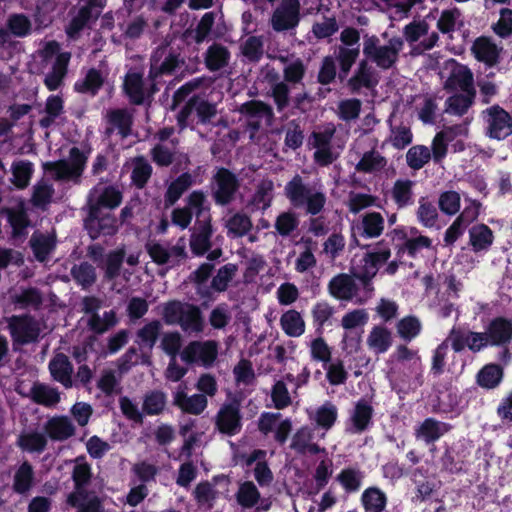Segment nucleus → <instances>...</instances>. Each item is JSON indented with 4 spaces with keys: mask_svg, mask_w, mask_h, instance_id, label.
I'll list each match as a JSON object with an SVG mask.
<instances>
[{
    "mask_svg": "<svg viewBox=\"0 0 512 512\" xmlns=\"http://www.w3.org/2000/svg\"><path fill=\"white\" fill-rule=\"evenodd\" d=\"M351 88L356 91L362 87H372L376 84L373 71L367 66L365 61L361 62L356 74L350 79Z\"/></svg>",
    "mask_w": 512,
    "mask_h": 512,
    "instance_id": "nucleus-60",
    "label": "nucleus"
},
{
    "mask_svg": "<svg viewBox=\"0 0 512 512\" xmlns=\"http://www.w3.org/2000/svg\"><path fill=\"white\" fill-rule=\"evenodd\" d=\"M366 344L375 354L385 353L392 345L391 332L384 326H374L367 336Z\"/></svg>",
    "mask_w": 512,
    "mask_h": 512,
    "instance_id": "nucleus-40",
    "label": "nucleus"
},
{
    "mask_svg": "<svg viewBox=\"0 0 512 512\" xmlns=\"http://www.w3.org/2000/svg\"><path fill=\"white\" fill-rule=\"evenodd\" d=\"M284 193L292 206L304 209L311 215L319 214L326 204V194L319 181L305 183L300 175H295L284 188Z\"/></svg>",
    "mask_w": 512,
    "mask_h": 512,
    "instance_id": "nucleus-1",
    "label": "nucleus"
},
{
    "mask_svg": "<svg viewBox=\"0 0 512 512\" xmlns=\"http://www.w3.org/2000/svg\"><path fill=\"white\" fill-rule=\"evenodd\" d=\"M386 164L387 160L380 152L371 150L362 155L355 169L362 173H376L381 171Z\"/></svg>",
    "mask_w": 512,
    "mask_h": 512,
    "instance_id": "nucleus-49",
    "label": "nucleus"
},
{
    "mask_svg": "<svg viewBox=\"0 0 512 512\" xmlns=\"http://www.w3.org/2000/svg\"><path fill=\"white\" fill-rule=\"evenodd\" d=\"M447 68L450 70V74L445 82L447 89L460 92H474L473 75L466 66L450 61L447 63Z\"/></svg>",
    "mask_w": 512,
    "mask_h": 512,
    "instance_id": "nucleus-25",
    "label": "nucleus"
},
{
    "mask_svg": "<svg viewBox=\"0 0 512 512\" xmlns=\"http://www.w3.org/2000/svg\"><path fill=\"white\" fill-rule=\"evenodd\" d=\"M30 246L35 258L43 262L55 247V238L50 234L36 232L30 239Z\"/></svg>",
    "mask_w": 512,
    "mask_h": 512,
    "instance_id": "nucleus-44",
    "label": "nucleus"
},
{
    "mask_svg": "<svg viewBox=\"0 0 512 512\" xmlns=\"http://www.w3.org/2000/svg\"><path fill=\"white\" fill-rule=\"evenodd\" d=\"M108 121L111 131L117 130L122 137L130 134L132 115L127 110L119 109L109 112Z\"/></svg>",
    "mask_w": 512,
    "mask_h": 512,
    "instance_id": "nucleus-52",
    "label": "nucleus"
},
{
    "mask_svg": "<svg viewBox=\"0 0 512 512\" xmlns=\"http://www.w3.org/2000/svg\"><path fill=\"white\" fill-rule=\"evenodd\" d=\"M146 250L153 262L158 265H174L185 256V243L179 241L173 246L150 240L146 243Z\"/></svg>",
    "mask_w": 512,
    "mask_h": 512,
    "instance_id": "nucleus-16",
    "label": "nucleus"
},
{
    "mask_svg": "<svg viewBox=\"0 0 512 512\" xmlns=\"http://www.w3.org/2000/svg\"><path fill=\"white\" fill-rule=\"evenodd\" d=\"M12 182L18 188H25L33 174V165L26 160L15 161L12 164Z\"/></svg>",
    "mask_w": 512,
    "mask_h": 512,
    "instance_id": "nucleus-56",
    "label": "nucleus"
},
{
    "mask_svg": "<svg viewBox=\"0 0 512 512\" xmlns=\"http://www.w3.org/2000/svg\"><path fill=\"white\" fill-rule=\"evenodd\" d=\"M45 435L54 441H65L75 434L76 428L67 416H53L44 424Z\"/></svg>",
    "mask_w": 512,
    "mask_h": 512,
    "instance_id": "nucleus-28",
    "label": "nucleus"
},
{
    "mask_svg": "<svg viewBox=\"0 0 512 512\" xmlns=\"http://www.w3.org/2000/svg\"><path fill=\"white\" fill-rule=\"evenodd\" d=\"M215 180V200L219 204H227L230 202L237 189L236 177L228 170L220 169L215 176Z\"/></svg>",
    "mask_w": 512,
    "mask_h": 512,
    "instance_id": "nucleus-31",
    "label": "nucleus"
},
{
    "mask_svg": "<svg viewBox=\"0 0 512 512\" xmlns=\"http://www.w3.org/2000/svg\"><path fill=\"white\" fill-rule=\"evenodd\" d=\"M173 403L185 413L199 415L206 409L208 400L203 394L188 396L186 386L180 384L173 392Z\"/></svg>",
    "mask_w": 512,
    "mask_h": 512,
    "instance_id": "nucleus-24",
    "label": "nucleus"
},
{
    "mask_svg": "<svg viewBox=\"0 0 512 512\" xmlns=\"http://www.w3.org/2000/svg\"><path fill=\"white\" fill-rule=\"evenodd\" d=\"M500 51L501 48L487 37L476 39L472 46L475 58L490 67L498 62Z\"/></svg>",
    "mask_w": 512,
    "mask_h": 512,
    "instance_id": "nucleus-34",
    "label": "nucleus"
},
{
    "mask_svg": "<svg viewBox=\"0 0 512 512\" xmlns=\"http://www.w3.org/2000/svg\"><path fill=\"white\" fill-rule=\"evenodd\" d=\"M230 57V52L225 46L213 44L205 53V64L210 71H218L228 65Z\"/></svg>",
    "mask_w": 512,
    "mask_h": 512,
    "instance_id": "nucleus-43",
    "label": "nucleus"
},
{
    "mask_svg": "<svg viewBox=\"0 0 512 512\" xmlns=\"http://www.w3.org/2000/svg\"><path fill=\"white\" fill-rule=\"evenodd\" d=\"M8 222L13 231L14 238H23L26 235V229L29 225L27 215L22 205L7 211Z\"/></svg>",
    "mask_w": 512,
    "mask_h": 512,
    "instance_id": "nucleus-54",
    "label": "nucleus"
},
{
    "mask_svg": "<svg viewBox=\"0 0 512 512\" xmlns=\"http://www.w3.org/2000/svg\"><path fill=\"white\" fill-rule=\"evenodd\" d=\"M91 466L83 459H77L73 468L72 479L75 490L68 495L67 502L78 508L77 512H101L102 506L95 493L88 492L87 486L91 479Z\"/></svg>",
    "mask_w": 512,
    "mask_h": 512,
    "instance_id": "nucleus-3",
    "label": "nucleus"
},
{
    "mask_svg": "<svg viewBox=\"0 0 512 512\" xmlns=\"http://www.w3.org/2000/svg\"><path fill=\"white\" fill-rule=\"evenodd\" d=\"M473 96L474 92H461L449 97L446 100L445 112L457 116L465 114L472 104Z\"/></svg>",
    "mask_w": 512,
    "mask_h": 512,
    "instance_id": "nucleus-53",
    "label": "nucleus"
},
{
    "mask_svg": "<svg viewBox=\"0 0 512 512\" xmlns=\"http://www.w3.org/2000/svg\"><path fill=\"white\" fill-rule=\"evenodd\" d=\"M308 415L318 428L327 432L337 421L338 408L332 402L326 401L315 410L308 411Z\"/></svg>",
    "mask_w": 512,
    "mask_h": 512,
    "instance_id": "nucleus-35",
    "label": "nucleus"
},
{
    "mask_svg": "<svg viewBox=\"0 0 512 512\" xmlns=\"http://www.w3.org/2000/svg\"><path fill=\"white\" fill-rule=\"evenodd\" d=\"M104 2V0H89L81 7L66 28L68 37L75 39L87 24L97 19L104 7Z\"/></svg>",
    "mask_w": 512,
    "mask_h": 512,
    "instance_id": "nucleus-22",
    "label": "nucleus"
},
{
    "mask_svg": "<svg viewBox=\"0 0 512 512\" xmlns=\"http://www.w3.org/2000/svg\"><path fill=\"white\" fill-rule=\"evenodd\" d=\"M240 112L248 118L251 126H258L262 119H268L271 116L270 108L262 102L250 101L240 107Z\"/></svg>",
    "mask_w": 512,
    "mask_h": 512,
    "instance_id": "nucleus-50",
    "label": "nucleus"
},
{
    "mask_svg": "<svg viewBox=\"0 0 512 512\" xmlns=\"http://www.w3.org/2000/svg\"><path fill=\"white\" fill-rule=\"evenodd\" d=\"M486 133L490 138L503 140L512 134V118L498 105L483 111Z\"/></svg>",
    "mask_w": 512,
    "mask_h": 512,
    "instance_id": "nucleus-11",
    "label": "nucleus"
},
{
    "mask_svg": "<svg viewBox=\"0 0 512 512\" xmlns=\"http://www.w3.org/2000/svg\"><path fill=\"white\" fill-rule=\"evenodd\" d=\"M415 183L409 179H398L393 184L390 191V197L395 205L402 209L414 202L413 187Z\"/></svg>",
    "mask_w": 512,
    "mask_h": 512,
    "instance_id": "nucleus-41",
    "label": "nucleus"
},
{
    "mask_svg": "<svg viewBox=\"0 0 512 512\" xmlns=\"http://www.w3.org/2000/svg\"><path fill=\"white\" fill-rule=\"evenodd\" d=\"M9 329L15 344H28L37 340L41 324L28 316H13L9 320Z\"/></svg>",
    "mask_w": 512,
    "mask_h": 512,
    "instance_id": "nucleus-17",
    "label": "nucleus"
},
{
    "mask_svg": "<svg viewBox=\"0 0 512 512\" xmlns=\"http://www.w3.org/2000/svg\"><path fill=\"white\" fill-rule=\"evenodd\" d=\"M503 377V371L496 364L486 365L478 374L480 386L491 389L499 385Z\"/></svg>",
    "mask_w": 512,
    "mask_h": 512,
    "instance_id": "nucleus-59",
    "label": "nucleus"
},
{
    "mask_svg": "<svg viewBox=\"0 0 512 512\" xmlns=\"http://www.w3.org/2000/svg\"><path fill=\"white\" fill-rule=\"evenodd\" d=\"M280 325L285 334L290 337H299L305 332V322L301 314L293 309L282 314Z\"/></svg>",
    "mask_w": 512,
    "mask_h": 512,
    "instance_id": "nucleus-46",
    "label": "nucleus"
},
{
    "mask_svg": "<svg viewBox=\"0 0 512 512\" xmlns=\"http://www.w3.org/2000/svg\"><path fill=\"white\" fill-rule=\"evenodd\" d=\"M494 240L492 230L485 224H477L469 230V243L476 253L487 252Z\"/></svg>",
    "mask_w": 512,
    "mask_h": 512,
    "instance_id": "nucleus-38",
    "label": "nucleus"
},
{
    "mask_svg": "<svg viewBox=\"0 0 512 512\" xmlns=\"http://www.w3.org/2000/svg\"><path fill=\"white\" fill-rule=\"evenodd\" d=\"M216 115V107L207 101L191 99L178 116L179 125L184 128L189 122L207 124Z\"/></svg>",
    "mask_w": 512,
    "mask_h": 512,
    "instance_id": "nucleus-19",
    "label": "nucleus"
},
{
    "mask_svg": "<svg viewBox=\"0 0 512 512\" xmlns=\"http://www.w3.org/2000/svg\"><path fill=\"white\" fill-rule=\"evenodd\" d=\"M7 29L19 38L28 36L32 30L31 20L24 14H12L7 19Z\"/></svg>",
    "mask_w": 512,
    "mask_h": 512,
    "instance_id": "nucleus-58",
    "label": "nucleus"
},
{
    "mask_svg": "<svg viewBox=\"0 0 512 512\" xmlns=\"http://www.w3.org/2000/svg\"><path fill=\"white\" fill-rule=\"evenodd\" d=\"M218 355L216 341H193L181 352V359L186 363H197L205 367L211 366Z\"/></svg>",
    "mask_w": 512,
    "mask_h": 512,
    "instance_id": "nucleus-13",
    "label": "nucleus"
},
{
    "mask_svg": "<svg viewBox=\"0 0 512 512\" xmlns=\"http://www.w3.org/2000/svg\"><path fill=\"white\" fill-rule=\"evenodd\" d=\"M385 228V219L379 212H366L352 223V235L365 239L378 238Z\"/></svg>",
    "mask_w": 512,
    "mask_h": 512,
    "instance_id": "nucleus-18",
    "label": "nucleus"
},
{
    "mask_svg": "<svg viewBox=\"0 0 512 512\" xmlns=\"http://www.w3.org/2000/svg\"><path fill=\"white\" fill-rule=\"evenodd\" d=\"M430 158L431 150L423 145L411 147L406 154L407 164L415 170L421 169Z\"/></svg>",
    "mask_w": 512,
    "mask_h": 512,
    "instance_id": "nucleus-64",
    "label": "nucleus"
},
{
    "mask_svg": "<svg viewBox=\"0 0 512 512\" xmlns=\"http://www.w3.org/2000/svg\"><path fill=\"white\" fill-rule=\"evenodd\" d=\"M373 411V407L368 400H358L349 411L346 430L353 434L364 432L371 424Z\"/></svg>",
    "mask_w": 512,
    "mask_h": 512,
    "instance_id": "nucleus-23",
    "label": "nucleus"
},
{
    "mask_svg": "<svg viewBox=\"0 0 512 512\" xmlns=\"http://www.w3.org/2000/svg\"><path fill=\"white\" fill-rule=\"evenodd\" d=\"M330 294L340 300H352L357 295L356 280L348 274H339L329 282Z\"/></svg>",
    "mask_w": 512,
    "mask_h": 512,
    "instance_id": "nucleus-32",
    "label": "nucleus"
},
{
    "mask_svg": "<svg viewBox=\"0 0 512 512\" xmlns=\"http://www.w3.org/2000/svg\"><path fill=\"white\" fill-rule=\"evenodd\" d=\"M449 341L455 352H461L466 347L472 352H479L491 346L485 332H473L456 326L449 332Z\"/></svg>",
    "mask_w": 512,
    "mask_h": 512,
    "instance_id": "nucleus-14",
    "label": "nucleus"
},
{
    "mask_svg": "<svg viewBox=\"0 0 512 512\" xmlns=\"http://www.w3.org/2000/svg\"><path fill=\"white\" fill-rule=\"evenodd\" d=\"M87 157L77 147H73L68 160L44 164L45 173L55 180L78 182L85 168Z\"/></svg>",
    "mask_w": 512,
    "mask_h": 512,
    "instance_id": "nucleus-7",
    "label": "nucleus"
},
{
    "mask_svg": "<svg viewBox=\"0 0 512 512\" xmlns=\"http://www.w3.org/2000/svg\"><path fill=\"white\" fill-rule=\"evenodd\" d=\"M162 317L168 325H178L188 334L203 332L205 322L198 306L181 301L162 305Z\"/></svg>",
    "mask_w": 512,
    "mask_h": 512,
    "instance_id": "nucleus-4",
    "label": "nucleus"
},
{
    "mask_svg": "<svg viewBox=\"0 0 512 512\" xmlns=\"http://www.w3.org/2000/svg\"><path fill=\"white\" fill-rule=\"evenodd\" d=\"M104 81L101 72L96 69H90L82 80L75 83V90L81 93L94 95L100 89Z\"/></svg>",
    "mask_w": 512,
    "mask_h": 512,
    "instance_id": "nucleus-55",
    "label": "nucleus"
},
{
    "mask_svg": "<svg viewBox=\"0 0 512 512\" xmlns=\"http://www.w3.org/2000/svg\"><path fill=\"white\" fill-rule=\"evenodd\" d=\"M161 327V323L157 320L143 326L137 333L139 345L151 349L156 343Z\"/></svg>",
    "mask_w": 512,
    "mask_h": 512,
    "instance_id": "nucleus-62",
    "label": "nucleus"
},
{
    "mask_svg": "<svg viewBox=\"0 0 512 512\" xmlns=\"http://www.w3.org/2000/svg\"><path fill=\"white\" fill-rule=\"evenodd\" d=\"M393 241H401L399 253L416 258L432 247V240L422 235L415 227L400 226L390 232Z\"/></svg>",
    "mask_w": 512,
    "mask_h": 512,
    "instance_id": "nucleus-8",
    "label": "nucleus"
},
{
    "mask_svg": "<svg viewBox=\"0 0 512 512\" xmlns=\"http://www.w3.org/2000/svg\"><path fill=\"white\" fill-rule=\"evenodd\" d=\"M300 21V1L282 0L273 12L271 25L277 32L295 28Z\"/></svg>",
    "mask_w": 512,
    "mask_h": 512,
    "instance_id": "nucleus-15",
    "label": "nucleus"
},
{
    "mask_svg": "<svg viewBox=\"0 0 512 512\" xmlns=\"http://www.w3.org/2000/svg\"><path fill=\"white\" fill-rule=\"evenodd\" d=\"M179 60L177 56L166 54L164 49L158 50L151 58L150 78L156 81L158 77L171 74L178 66Z\"/></svg>",
    "mask_w": 512,
    "mask_h": 512,
    "instance_id": "nucleus-33",
    "label": "nucleus"
},
{
    "mask_svg": "<svg viewBox=\"0 0 512 512\" xmlns=\"http://www.w3.org/2000/svg\"><path fill=\"white\" fill-rule=\"evenodd\" d=\"M63 111V101L59 96H49L46 101L45 113L46 115L40 120V125L43 128L50 127L55 120L60 116Z\"/></svg>",
    "mask_w": 512,
    "mask_h": 512,
    "instance_id": "nucleus-63",
    "label": "nucleus"
},
{
    "mask_svg": "<svg viewBox=\"0 0 512 512\" xmlns=\"http://www.w3.org/2000/svg\"><path fill=\"white\" fill-rule=\"evenodd\" d=\"M314 429L309 426L301 427L294 434L291 442V448L302 454H317L324 452L317 444L313 442Z\"/></svg>",
    "mask_w": 512,
    "mask_h": 512,
    "instance_id": "nucleus-37",
    "label": "nucleus"
},
{
    "mask_svg": "<svg viewBox=\"0 0 512 512\" xmlns=\"http://www.w3.org/2000/svg\"><path fill=\"white\" fill-rule=\"evenodd\" d=\"M124 89L130 100L135 104L143 103L146 97L142 74L129 71L125 77Z\"/></svg>",
    "mask_w": 512,
    "mask_h": 512,
    "instance_id": "nucleus-42",
    "label": "nucleus"
},
{
    "mask_svg": "<svg viewBox=\"0 0 512 512\" xmlns=\"http://www.w3.org/2000/svg\"><path fill=\"white\" fill-rule=\"evenodd\" d=\"M189 206L195 210V228L191 236V250L196 255L204 254L210 247L212 236L210 204L202 191H193L189 195Z\"/></svg>",
    "mask_w": 512,
    "mask_h": 512,
    "instance_id": "nucleus-2",
    "label": "nucleus"
},
{
    "mask_svg": "<svg viewBox=\"0 0 512 512\" xmlns=\"http://www.w3.org/2000/svg\"><path fill=\"white\" fill-rule=\"evenodd\" d=\"M121 202L122 193L116 186L100 182L90 190L87 197L89 218L99 220L103 209L113 210Z\"/></svg>",
    "mask_w": 512,
    "mask_h": 512,
    "instance_id": "nucleus-6",
    "label": "nucleus"
},
{
    "mask_svg": "<svg viewBox=\"0 0 512 512\" xmlns=\"http://www.w3.org/2000/svg\"><path fill=\"white\" fill-rule=\"evenodd\" d=\"M364 474L360 469L347 467L341 470L336 480L346 492H356L360 489Z\"/></svg>",
    "mask_w": 512,
    "mask_h": 512,
    "instance_id": "nucleus-51",
    "label": "nucleus"
},
{
    "mask_svg": "<svg viewBox=\"0 0 512 512\" xmlns=\"http://www.w3.org/2000/svg\"><path fill=\"white\" fill-rule=\"evenodd\" d=\"M265 457L264 450H254L245 457V465L252 467L254 478L261 487L269 486L274 478Z\"/></svg>",
    "mask_w": 512,
    "mask_h": 512,
    "instance_id": "nucleus-27",
    "label": "nucleus"
},
{
    "mask_svg": "<svg viewBox=\"0 0 512 512\" xmlns=\"http://www.w3.org/2000/svg\"><path fill=\"white\" fill-rule=\"evenodd\" d=\"M335 133L333 125L314 131L310 138V145L315 149L314 160L321 166L331 164L338 156L332 147V138Z\"/></svg>",
    "mask_w": 512,
    "mask_h": 512,
    "instance_id": "nucleus-12",
    "label": "nucleus"
},
{
    "mask_svg": "<svg viewBox=\"0 0 512 512\" xmlns=\"http://www.w3.org/2000/svg\"><path fill=\"white\" fill-rule=\"evenodd\" d=\"M192 176L188 173L181 174L174 180L168 187L166 193V200L170 204H174L181 195L192 185Z\"/></svg>",
    "mask_w": 512,
    "mask_h": 512,
    "instance_id": "nucleus-61",
    "label": "nucleus"
},
{
    "mask_svg": "<svg viewBox=\"0 0 512 512\" xmlns=\"http://www.w3.org/2000/svg\"><path fill=\"white\" fill-rule=\"evenodd\" d=\"M451 426L434 418H427L415 428V436L426 444L434 443L445 435Z\"/></svg>",
    "mask_w": 512,
    "mask_h": 512,
    "instance_id": "nucleus-30",
    "label": "nucleus"
},
{
    "mask_svg": "<svg viewBox=\"0 0 512 512\" xmlns=\"http://www.w3.org/2000/svg\"><path fill=\"white\" fill-rule=\"evenodd\" d=\"M236 500L244 509L256 507L257 512H263L270 508V502L261 499L260 492L252 481H245L239 485Z\"/></svg>",
    "mask_w": 512,
    "mask_h": 512,
    "instance_id": "nucleus-26",
    "label": "nucleus"
},
{
    "mask_svg": "<svg viewBox=\"0 0 512 512\" xmlns=\"http://www.w3.org/2000/svg\"><path fill=\"white\" fill-rule=\"evenodd\" d=\"M402 48L403 40L399 37L390 39L387 44H381L376 37H369L363 43L365 57L382 69L390 68L397 61Z\"/></svg>",
    "mask_w": 512,
    "mask_h": 512,
    "instance_id": "nucleus-5",
    "label": "nucleus"
},
{
    "mask_svg": "<svg viewBox=\"0 0 512 512\" xmlns=\"http://www.w3.org/2000/svg\"><path fill=\"white\" fill-rule=\"evenodd\" d=\"M258 427L263 434H273L275 440L283 444L291 432L292 424L289 419H283L280 413L264 412L259 418Z\"/></svg>",
    "mask_w": 512,
    "mask_h": 512,
    "instance_id": "nucleus-21",
    "label": "nucleus"
},
{
    "mask_svg": "<svg viewBox=\"0 0 512 512\" xmlns=\"http://www.w3.org/2000/svg\"><path fill=\"white\" fill-rule=\"evenodd\" d=\"M49 370L54 380L61 383L65 388L72 387L73 367L66 355L57 354L50 361Z\"/></svg>",
    "mask_w": 512,
    "mask_h": 512,
    "instance_id": "nucleus-36",
    "label": "nucleus"
},
{
    "mask_svg": "<svg viewBox=\"0 0 512 512\" xmlns=\"http://www.w3.org/2000/svg\"><path fill=\"white\" fill-rule=\"evenodd\" d=\"M485 333L491 346L505 345L512 339V321L497 317L489 322Z\"/></svg>",
    "mask_w": 512,
    "mask_h": 512,
    "instance_id": "nucleus-29",
    "label": "nucleus"
},
{
    "mask_svg": "<svg viewBox=\"0 0 512 512\" xmlns=\"http://www.w3.org/2000/svg\"><path fill=\"white\" fill-rule=\"evenodd\" d=\"M132 182L138 187L142 188L147 183L152 173V167L143 157H137L131 161Z\"/></svg>",
    "mask_w": 512,
    "mask_h": 512,
    "instance_id": "nucleus-57",
    "label": "nucleus"
},
{
    "mask_svg": "<svg viewBox=\"0 0 512 512\" xmlns=\"http://www.w3.org/2000/svg\"><path fill=\"white\" fill-rule=\"evenodd\" d=\"M365 512H383L387 504L386 494L377 487L365 489L361 496Z\"/></svg>",
    "mask_w": 512,
    "mask_h": 512,
    "instance_id": "nucleus-45",
    "label": "nucleus"
},
{
    "mask_svg": "<svg viewBox=\"0 0 512 512\" xmlns=\"http://www.w3.org/2000/svg\"><path fill=\"white\" fill-rule=\"evenodd\" d=\"M34 470L32 465L25 461L15 471L13 477V489L16 493L25 494L33 486Z\"/></svg>",
    "mask_w": 512,
    "mask_h": 512,
    "instance_id": "nucleus-48",
    "label": "nucleus"
},
{
    "mask_svg": "<svg viewBox=\"0 0 512 512\" xmlns=\"http://www.w3.org/2000/svg\"><path fill=\"white\" fill-rule=\"evenodd\" d=\"M404 37L412 46L414 54H421L432 49L439 37L435 31L429 32V25L424 20L413 21L404 28Z\"/></svg>",
    "mask_w": 512,
    "mask_h": 512,
    "instance_id": "nucleus-10",
    "label": "nucleus"
},
{
    "mask_svg": "<svg viewBox=\"0 0 512 512\" xmlns=\"http://www.w3.org/2000/svg\"><path fill=\"white\" fill-rule=\"evenodd\" d=\"M34 402L51 407L60 401V393L54 387L43 383H35L30 390Z\"/></svg>",
    "mask_w": 512,
    "mask_h": 512,
    "instance_id": "nucleus-47",
    "label": "nucleus"
},
{
    "mask_svg": "<svg viewBox=\"0 0 512 512\" xmlns=\"http://www.w3.org/2000/svg\"><path fill=\"white\" fill-rule=\"evenodd\" d=\"M46 59L55 56L52 69L45 76L44 83L48 90H57L63 83L67 73V67L71 58L69 52H60V46L57 42H48L43 50Z\"/></svg>",
    "mask_w": 512,
    "mask_h": 512,
    "instance_id": "nucleus-9",
    "label": "nucleus"
},
{
    "mask_svg": "<svg viewBox=\"0 0 512 512\" xmlns=\"http://www.w3.org/2000/svg\"><path fill=\"white\" fill-rule=\"evenodd\" d=\"M47 443V436L37 430L23 431L17 439L18 447L28 453H42Z\"/></svg>",
    "mask_w": 512,
    "mask_h": 512,
    "instance_id": "nucleus-39",
    "label": "nucleus"
},
{
    "mask_svg": "<svg viewBox=\"0 0 512 512\" xmlns=\"http://www.w3.org/2000/svg\"><path fill=\"white\" fill-rule=\"evenodd\" d=\"M216 427L221 433L228 436H233L240 432L242 423L240 404L237 401L225 403L221 406L216 415Z\"/></svg>",
    "mask_w": 512,
    "mask_h": 512,
    "instance_id": "nucleus-20",
    "label": "nucleus"
}]
</instances>
